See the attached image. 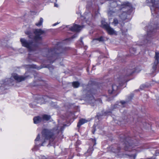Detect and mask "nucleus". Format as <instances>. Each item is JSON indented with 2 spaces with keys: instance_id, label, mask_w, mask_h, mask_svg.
I'll use <instances>...</instances> for the list:
<instances>
[{
  "instance_id": "obj_1",
  "label": "nucleus",
  "mask_w": 159,
  "mask_h": 159,
  "mask_svg": "<svg viewBox=\"0 0 159 159\" xmlns=\"http://www.w3.org/2000/svg\"><path fill=\"white\" fill-rule=\"evenodd\" d=\"M110 4V6L111 7H117L119 8L118 12L121 13L119 15V16L123 20L127 18V14H129L132 11L133 8L131 4L128 2H125L120 4L117 2L111 0Z\"/></svg>"
},
{
  "instance_id": "obj_2",
  "label": "nucleus",
  "mask_w": 159,
  "mask_h": 159,
  "mask_svg": "<svg viewBox=\"0 0 159 159\" xmlns=\"http://www.w3.org/2000/svg\"><path fill=\"white\" fill-rule=\"evenodd\" d=\"M63 130V126L59 124L57 126L51 130L43 129L42 132V137L45 139H49L50 141H53L57 137L59 134H62V131Z\"/></svg>"
},
{
  "instance_id": "obj_3",
  "label": "nucleus",
  "mask_w": 159,
  "mask_h": 159,
  "mask_svg": "<svg viewBox=\"0 0 159 159\" xmlns=\"http://www.w3.org/2000/svg\"><path fill=\"white\" fill-rule=\"evenodd\" d=\"M146 2L150 8L152 15L155 17V20H159L158 2L155 0H146Z\"/></svg>"
},
{
  "instance_id": "obj_4",
  "label": "nucleus",
  "mask_w": 159,
  "mask_h": 159,
  "mask_svg": "<svg viewBox=\"0 0 159 159\" xmlns=\"http://www.w3.org/2000/svg\"><path fill=\"white\" fill-rule=\"evenodd\" d=\"M27 77V76H19L16 74L14 73L12 74L10 78H7L4 80H2V84L3 85H13L15 80L17 82H20L25 80Z\"/></svg>"
},
{
  "instance_id": "obj_5",
  "label": "nucleus",
  "mask_w": 159,
  "mask_h": 159,
  "mask_svg": "<svg viewBox=\"0 0 159 159\" xmlns=\"http://www.w3.org/2000/svg\"><path fill=\"white\" fill-rule=\"evenodd\" d=\"M44 33V31L41 29H36L34 32V33H31L29 31H26L25 34L28 35V37L30 39H33L36 42H40L42 37L41 35Z\"/></svg>"
},
{
  "instance_id": "obj_6",
  "label": "nucleus",
  "mask_w": 159,
  "mask_h": 159,
  "mask_svg": "<svg viewBox=\"0 0 159 159\" xmlns=\"http://www.w3.org/2000/svg\"><path fill=\"white\" fill-rule=\"evenodd\" d=\"M22 46L26 48L30 51L36 50L38 48L37 44H34L30 41H28L24 38H21L20 40Z\"/></svg>"
},
{
  "instance_id": "obj_7",
  "label": "nucleus",
  "mask_w": 159,
  "mask_h": 159,
  "mask_svg": "<svg viewBox=\"0 0 159 159\" xmlns=\"http://www.w3.org/2000/svg\"><path fill=\"white\" fill-rule=\"evenodd\" d=\"M61 49V48L58 49L53 48L48 50L46 56L48 58L50 63L53 62L57 54L59 53V51H60Z\"/></svg>"
},
{
  "instance_id": "obj_8",
  "label": "nucleus",
  "mask_w": 159,
  "mask_h": 159,
  "mask_svg": "<svg viewBox=\"0 0 159 159\" xmlns=\"http://www.w3.org/2000/svg\"><path fill=\"white\" fill-rule=\"evenodd\" d=\"M154 58L155 60L152 64V68L151 70V74H152L157 73V70L159 63V52H158L156 51L155 52Z\"/></svg>"
},
{
  "instance_id": "obj_9",
  "label": "nucleus",
  "mask_w": 159,
  "mask_h": 159,
  "mask_svg": "<svg viewBox=\"0 0 159 159\" xmlns=\"http://www.w3.org/2000/svg\"><path fill=\"white\" fill-rule=\"evenodd\" d=\"M102 25L103 27L110 34H115V31L114 30L110 27L109 25L104 21H102Z\"/></svg>"
},
{
  "instance_id": "obj_10",
  "label": "nucleus",
  "mask_w": 159,
  "mask_h": 159,
  "mask_svg": "<svg viewBox=\"0 0 159 159\" xmlns=\"http://www.w3.org/2000/svg\"><path fill=\"white\" fill-rule=\"evenodd\" d=\"M155 30L153 29V31H152V30H149L147 31V35L146 36V39L144 41V43L141 44L140 45H143L144 44V43H150V40L151 39V37H152V34H154L155 32Z\"/></svg>"
},
{
  "instance_id": "obj_11",
  "label": "nucleus",
  "mask_w": 159,
  "mask_h": 159,
  "mask_svg": "<svg viewBox=\"0 0 159 159\" xmlns=\"http://www.w3.org/2000/svg\"><path fill=\"white\" fill-rule=\"evenodd\" d=\"M93 90H91L88 92L87 94L86 95V97L87 98V99L89 100V102L90 103H91L92 102L94 103L95 101V100L93 96Z\"/></svg>"
},
{
  "instance_id": "obj_12",
  "label": "nucleus",
  "mask_w": 159,
  "mask_h": 159,
  "mask_svg": "<svg viewBox=\"0 0 159 159\" xmlns=\"http://www.w3.org/2000/svg\"><path fill=\"white\" fill-rule=\"evenodd\" d=\"M40 135L38 134L36 139L35 140V144L37 146H43L44 143L45 142V140L42 139H40Z\"/></svg>"
},
{
  "instance_id": "obj_13",
  "label": "nucleus",
  "mask_w": 159,
  "mask_h": 159,
  "mask_svg": "<svg viewBox=\"0 0 159 159\" xmlns=\"http://www.w3.org/2000/svg\"><path fill=\"white\" fill-rule=\"evenodd\" d=\"M82 28V26L76 24H74L72 26H70L69 28L70 30L75 32L80 31Z\"/></svg>"
},
{
  "instance_id": "obj_14",
  "label": "nucleus",
  "mask_w": 159,
  "mask_h": 159,
  "mask_svg": "<svg viewBox=\"0 0 159 159\" xmlns=\"http://www.w3.org/2000/svg\"><path fill=\"white\" fill-rule=\"evenodd\" d=\"M118 86L115 84H113L111 90L109 89L108 91V92L110 94H115L116 93V91L118 88Z\"/></svg>"
},
{
  "instance_id": "obj_15",
  "label": "nucleus",
  "mask_w": 159,
  "mask_h": 159,
  "mask_svg": "<svg viewBox=\"0 0 159 159\" xmlns=\"http://www.w3.org/2000/svg\"><path fill=\"white\" fill-rule=\"evenodd\" d=\"M124 148L125 151H131L132 149V146L129 145V142H125L124 143Z\"/></svg>"
},
{
  "instance_id": "obj_16",
  "label": "nucleus",
  "mask_w": 159,
  "mask_h": 159,
  "mask_svg": "<svg viewBox=\"0 0 159 159\" xmlns=\"http://www.w3.org/2000/svg\"><path fill=\"white\" fill-rule=\"evenodd\" d=\"M34 122V124H38L42 120V117L39 116H36L33 118Z\"/></svg>"
},
{
  "instance_id": "obj_17",
  "label": "nucleus",
  "mask_w": 159,
  "mask_h": 159,
  "mask_svg": "<svg viewBox=\"0 0 159 159\" xmlns=\"http://www.w3.org/2000/svg\"><path fill=\"white\" fill-rule=\"evenodd\" d=\"M136 71L134 68L131 69H129L127 71V75L129 76L132 75L133 73Z\"/></svg>"
},
{
  "instance_id": "obj_18",
  "label": "nucleus",
  "mask_w": 159,
  "mask_h": 159,
  "mask_svg": "<svg viewBox=\"0 0 159 159\" xmlns=\"http://www.w3.org/2000/svg\"><path fill=\"white\" fill-rule=\"evenodd\" d=\"M87 120L85 119H80L79 120V121L77 124V127H80V126H81V125L83 124L84 123L87 122Z\"/></svg>"
},
{
  "instance_id": "obj_19",
  "label": "nucleus",
  "mask_w": 159,
  "mask_h": 159,
  "mask_svg": "<svg viewBox=\"0 0 159 159\" xmlns=\"http://www.w3.org/2000/svg\"><path fill=\"white\" fill-rule=\"evenodd\" d=\"M132 152H133V154H131L129 155L130 158L131 159H135L136 157V151L135 149L132 150Z\"/></svg>"
},
{
  "instance_id": "obj_20",
  "label": "nucleus",
  "mask_w": 159,
  "mask_h": 159,
  "mask_svg": "<svg viewBox=\"0 0 159 159\" xmlns=\"http://www.w3.org/2000/svg\"><path fill=\"white\" fill-rule=\"evenodd\" d=\"M117 12L116 11H114L110 10L108 11V15L110 16L116 15Z\"/></svg>"
},
{
  "instance_id": "obj_21",
  "label": "nucleus",
  "mask_w": 159,
  "mask_h": 159,
  "mask_svg": "<svg viewBox=\"0 0 159 159\" xmlns=\"http://www.w3.org/2000/svg\"><path fill=\"white\" fill-rule=\"evenodd\" d=\"M42 118V120H48L50 119L51 116H50L47 115H44L43 116Z\"/></svg>"
},
{
  "instance_id": "obj_22",
  "label": "nucleus",
  "mask_w": 159,
  "mask_h": 159,
  "mask_svg": "<svg viewBox=\"0 0 159 159\" xmlns=\"http://www.w3.org/2000/svg\"><path fill=\"white\" fill-rule=\"evenodd\" d=\"M43 19L42 18H40V20L38 22L36 23L35 24V25L38 27H39L41 26L43 23Z\"/></svg>"
},
{
  "instance_id": "obj_23",
  "label": "nucleus",
  "mask_w": 159,
  "mask_h": 159,
  "mask_svg": "<svg viewBox=\"0 0 159 159\" xmlns=\"http://www.w3.org/2000/svg\"><path fill=\"white\" fill-rule=\"evenodd\" d=\"M72 85L74 88H77L79 87L80 83L77 81H75L73 83Z\"/></svg>"
},
{
  "instance_id": "obj_24",
  "label": "nucleus",
  "mask_w": 159,
  "mask_h": 159,
  "mask_svg": "<svg viewBox=\"0 0 159 159\" xmlns=\"http://www.w3.org/2000/svg\"><path fill=\"white\" fill-rule=\"evenodd\" d=\"M119 23L118 20L116 18H114L113 21L111 23V24L114 26H116Z\"/></svg>"
},
{
  "instance_id": "obj_25",
  "label": "nucleus",
  "mask_w": 159,
  "mask_h": 159,
  "mask_svg": "<svg viewBox=\"0 0 159 159\" xmlns=\"http://www.w3.org/2000/svg\"><path fill=\"white\" fill-rule=\"evenodd\" d=\"M103 41V38L101 37L99 38L94 39L93 40V42L94 43L95 41H98L99 42L102 41Z\"/></svg>"
},
{
  "instance_id": "obj_26",
  "label": "nucleus",
  "mask_w": 159,
  "mask_h": 159,
  "mask_svg": "<svg viewBox=\"0 0 159 159\" xmlns=\"http://www.w3.org/2000/svg\"><path fill=\"white\" fill-rule=\"evenodd\" d=\"M77 36V34H75L73 36H72V37L71 38H69L67 39V40H68L69 41H70L72 39L76 37Z\"/></svg>"
},
{
  "instance_id": "obj_27",
  "label": "nucleus",
  "mask_w": 159,
  "mask_h": 159,
  "mask_svg": "<svg viewBox=\"0 0 159 159\" xmlns=\"http://www.w3.org/2000/svg\"><path fill=\"white\" fill-rule=\"evenodd\" d=\"M31 68H36V66L35 65H29L27 66Z\"/></svg>"
},
{
  "instance_id": "obj_28",
  "label": "nucleus",
  "mask_w": 159,
  "mask_h": 159,
  "mask_svg": "<svg viewBox=\"0 0 159 159\" xmlns=\"http://www.w3.org/2000/svg\"><path fill=\"white\" fill-rule=\"evenodd\" d=\"M113 152L116 153H118L119 152V149H117L115 150H113Z\"/></svg>"
},
{
  "instance_id": "obj_29",
  "label": "nucleus",
  "mask_w": 159,
  "mask_h": 159,
  "mask_svg": "<svg viewBox=\"0 0 159 159\" xmlns=\"http://www.w3.org/2000/svg\"><path fill=\"white\" fill-rule=\"evenodd\" d=\"M59 23V22L56 23L52 25L53 26H55Z\"/></svg>"
},
{
  "instance_id": "obj_30",
  "label": "nucleus",
  "mask_w": 159,
  "mask_h": 159,
  "mask_svg": "<svg viewBox=\"0 0 159 159\" xmlns=\"http://www.w3.org/2000/svg\"><path fill=\"white\" fill-rule=\"evenodd\" d=\"M120 102L122 104H124L125 103H126V102L125 101H121Z\"/></svg>"
},
{
  "instance_id": "obj_31",
  "label": "nucleus",
  "mask_w": 159,
  "mask_h": 159,
  "mask_svg": "<svg viewBox=\"0 0 159 159\" xmlns=\"http://www.w3.org/2000/svg\"><path fill=\"white\" fill-rule=\"evenodd\" d=\"M41 159H47L46 158V157L44 156H43L42 157Z\"/></svg>"
},
{
  "instance_id": "obj_32",
  "label": "nucleus",
  "mask_w": 159,
  "mask_h": 159,
  "mask_svg": "<svg viewBox=\"0 0 159 159\" xmlns=\"http://www.w3.org/2000/svg\"><path fill=\"white\" fill-rule=\"evenodd\" d=\"M43 100V98H40L39 99V101H42Z\"/></svg>"
},
{
  "instance_id": "obj_33",
  "label": "nucleus",
  "mask_w": 159,
  "mask_h": 159,
  "mask_svg": "<svg viewBox=\"0 0 159 159\" xmlns=\"http://www.w3.org/2000/svg\"><path fill=\"white\" fill-rule=\"evenodd\" d=\"M54 6L55 7H58V5L57 4H56V3H55L54 4Z\"/></svg>"
},
{
  "instance_id": "obj_34",
  "label": "nucleus",
  "mask_w": 159,
  "mask_h": 159,
  "mask_svg": "<svg viewBox=\"0 0 159 159\" xmlns=\"http://www.w3.org/2000/svg\"><path fill=\"white\" fill-rule=\"evenodd\" d=\"M82 38H81V39H80V42H81V44H83V42H82Z\"/></svg>"
},
{
  "instance_id": "obj_35",
  "label": "nucleus",
  "mask_w": 159,
  "mask_h": 159,
  "mask_svg": "<svg viewBox=\"0 0 159 159\" xmlns=\"http://www.w3.org/2000/svg\"><path fill=\"white\" fill-rule=\"evenodd\" d=\"M38 102L39 103L41 104H42V103H43V102Z\"/></svg>"
},
{
  "instance_id": "obj_36",
  "label": "nucleus",
  "mask_w": 159,
  "mask_h": 159,
  "mask_svg": "<svg viewBox=\"0 0 159 159\" xmlns=\"http://www.w3.org/2000/svg\"><path fill=\"white\" fill-rule=\"evenodd\" d=\"M143 87V85H141L140 86V87L141 88Z\"/></svg>"
},
{
  "instance_id": "obj_37",
  "label": "nucleus",
  "mask_w": 159,
  "mask_h": 159,
  "mask_svg": "<svg viewBox=\"0 0 159 159\" xmlns=\"http://www.w3.org/2000/svg\"><path fill=\"white\" fill-rule=\"evenodd\" d=\"M83 92L84 93H86V91L85 90H84Z\"/></svg>"
},
{
  "instance_id": "obj_38",
  "label": "nucleus",
  "mask_w": 159,
  "mask_h": 159,
  "mask_svg": "<svg viewBox=\"0 0 159 159\" xmlns=\"http://www.w3.org/2000/svg\"><path fill=\"white\" fill-rule=\"evenodd\" d=\"M37 68V69H38V70H39V69H40V68H39V67H38V68Z\"/></svg>"
},
{
  "instance_id": "obj_39",
  "label": "nucleus",
  "mask_w": 159,
  "mask_h": 159,
  "mask_svg": "<svg viewBox=\"0 0 159 159\" xmlns=\"http://www.w3.org/2000/svg\"><path fill=\"white\" fill-rule=\"evenodd\" d=\"M156 25V26H157V27H158V26H157V25H158V24L157 23Z\"/></svg>"
},
{
  "instance_id": "obj_40",
  "label": "nucleus",
  "mask_w": 159,
  "mask_h": 159,
  "mask_svg": "<svg viewBox=\"0 0 159 159\" xmlns=\"http://www.w3.org/2000/svg\"><path fill=\"white\" fill-rule=\"evenodd\" d=\"M108 100H109V101H110L111 100L109 98Z\"/></svg>"
},
{
  "instance_id": "obj_41",
  "label": "nucleus",
  "mask_w": 159,
  "mask_h": 159,
  "mask_svg": "<svg viewBox=\"0 0 159 159\" xmlns=\"http://www.w3.org/2000/svg\"><path fill=\"white\" fill-rule=\"evenodd\" d=\"M155 75H156V74H154L153 76Z\"/></svg>"
},
{
  "instance_id": "obj_42",
  "label": "nucleus",
  "mask_w": 159,
  "mask_h": 159,
  "mask_svg": "<svg viewBox=\"0 0 159 159\" xmlns=\"http://www.w3.org/2000/svg\"><path fill=\"white\" fill-rule=\"evenodd\" d=\"M132 97H131V98H130V99H131L132 98Z\"/></svg>"
},
{
  "instance_id": "obj_43",
  "label": "nucleus",
  "mask_w": 159,
  "mask_h": 159,
  "mask_svg": "<svg viewBox=\"0 0 159 159\" xmlns=\"http://www.w3.org/2000/svg\"><path fill=\"white\" fill-rule=\"evenodd\" d=\"M158 101L159 102V100H158ZM158 104V105H159V104Z\"/></svg>"
},
{
  "instance_id": "obj_44",
  "label": "nucleus",
  "mask_w": 159,
  "mask_h": 159,
  "mask_svg": "<svg viewBox=\"0 0 159 159\" xmlns=\"http://www.w3.org/2000/svg\"><path fill=\"white\" fill-rule=\"evenodd\" d=\"M95 144H96V143H95L94 145H95Z\"/></svg>"
}]
</instances>
